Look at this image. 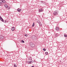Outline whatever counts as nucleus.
<instances>
[{
  "instance_id": "10",
  "label": "nucleus",
  "mask_w": 67,
  "mask_h": 67,
  "mask_svg": "<svg viewBox=\"0 0 67 67\" xmlns=\"http://www.w3.org/2000/svg\"><path fill=\"white\" fill-rule=\"evenodd\" d=\"M0 38L1 39H3V36H0Z\"/></svg>"
},
{
  "instance_id": "26",
  "label": "nucleus",
  "mask_w": 67,
  "mask_h": 67,
  "mask_svg": "<svg viewBox=\"0 0 67 67\" xmlns=\"http://www.w3.org/2000/svg\"><path fill=\"white\" fill-rule=\"evenodd\" d=\"M1 5V3H0V5Z\"/></svg>"
},
{
  "instance_id": "11",
  "label": "nucleus",
  "mask_w": 67,
  "mask_h": 67,
  "mask_svg": "<svg viewBox=\"0 0 67 67\" xmlns=\"http://www.w3.org/2000/svg\"><path fill=\"white\" fill-rule=\"evenodd\" d=\"M21 10V9H20V8H18L17 9V11L18 12H20Z\"/></svg>"
},
{
  "instance_id": "19",
  "label": "nucleus",
  "mask_w": 67,
  "mask_h": 67,
  "mask_svg": "<svg viewBox=\"0 0 67 67\" xmlns=\"http://www.w3.org/2000/svg\"><path fill=\"white\" fill-rule=\"evenodd\" d=\"M64 37H67V35H64Z\"/></svg>"
},
{
  "instance_id": "6",
  "label": "nucleus",
  "mask_w": 67,
  "mask_h": 67,
  "mask_svg": "<svg viewBox=\"0 0 67 67\" xmlns=\"http://www.w3.org/2000/svg\"><path fill=\"white\" fill-rule=\"evenodd\" d=\"M2 3H3V4H5L6 3V2L4 0H2Z\"/></svg>"
},
{
  "instance_id": "18",
  "label": "nucleus",
  "mask_w": 67,
  "mask_h": 67,
  "mask_svg": "<svg viewBox=\"0 0 67 67\" xmlns=\"http://www.w3.org/2000/svg\"><path fill=\"white\" fill-rule=\"evenodd\" d=\"M43 51H46V49L45 48H43Z\"/></svg>"
},
{
  "instance_id": "15",
  "label": "nucleus",
  "mask_w": 67,
  "mask_h": 67,
  "mask_svg": "<svg viewBox=\"0 0 67 67\" xmlns=\"http://www.w3.org/2000/svg\"><path fill=\"white\" fill-rule=\"evenodd\" d=\"M0 3H2V0H0Z\"/></svg>"
},
{
  "instance_id": "21",
  "label": "nucleus",
  "mask_w": 67,
  "mask_h": 67,
  "mask_svg": "<svg viewBox=\"0 0 67 67\" xmlns=\"http://www.w3.org/2000/svg\"><path fill=\"white\" fill-rule=\"evenodd\" d=\"M25 36L27 37V34H25Z\"/></svg>"
},
{
  "instance_id": "13",
  "label": "nucleus",
  "mask_w": 67,
  "mask_h": 67,
  "mask_svg": "<svg viewBox=\"0 0 67 67\" xmlns=\"http://www.w3.org/2000/svg\"><path fill=\"white\" fill-rule=\"evenodd\" d=\"M55 36H56V37H57V36H58V34H55Z\"/></svg>"
},
{
  "instance_id": "2",
  "label": "nucleus",
  "mask_w": 67,
  "mask_h": 67,
  "mask_svg": "<svg viewBox=\"0 0 67 67\" xmlns=\"http://www.w3.org/2000/svg\"><path fill=\"white\" fill-rule=\"evenodd\" d=\"M30 45H31L32 47H35V46L34 44H33V43L32 42H30Z\"/></svg>"
},
{
  "instance_id": "8",
  "label": "nucleus",
  "mask_w": 67,
  "mask_h": 67,
  "mask_svg": "<svg viewBox=\"0 0 67 67\" xmlns=\"http://www.w3.org/2000/svg\"><path fill=\"white\" fill-rule=\"evenodd\" d=\"M27 63H28V64H31L32 62L31 61H27Z\"/></svg>"
},
{
  "instance_id": "16",
  "label": "nucleus",
  "mask_w": 67,
  "mask_h": 67,
  "mask_svg": "<svg viewBox=\"0 0 67 67\" xmlns=\"http://www.w3.org/2000/svg\"><path fill=\"white\" fill-rule=\"evenodd\" d=\"M35 24H34V22L33 23V24H32V26H34L35 25Z\"/></svg>"
},
{
  "instance_id": "25",
  "label": "nucleus",
  "mask_w": 67,
  "mask_h": 67,
  "mask_svg": "<svg viewBox=\"0 0 67 67\" xmlns=\"http://www.w3.org/2000/svg\"><path fill=\"white\" fill-rule=\"evenodd\" d=\"M30 62H31V63H33V62H32V61H31Z\"/></svg>"
},
{
  "instance_id": "4",
  "label": "nucleus",
  "mask_w": 67,
  "mask_h": 67,
  "mask_svg": "<svg viewBox=\"0 0 67 67\" xmlns=\"http://www.w3.org/2000/svg\"><path fill=\"white\" fill-rule=\"evenodd\" d=\"M39 11L40 12H43V9H39Z\"/></svg>"
},
{
  "instance_id": "14",
  "label": "nucleus",
  "mask_w": 67,
  "mask_h": 67,
  "mask_svg": "<svg viewBox=\"0 0 67 67\" xmlns=\"http://www.w3.org/2000/svg\"><path fill=\"white\" fill-rule=\"evenodd\" d=\"M40 25V26H42V24L41 23V22H39V23H38Z\"/></svg>"
},
{
  "instance_id": "1",
  "label": "nucleus",
  "mask_w": 67,
  "mask_h": 67,
  "mask_svg": "<svg viewBox=\"0 0 67 67\" xmlns=\"http://www.w3.org/2000/svg\"><path fill=\"white\" fill-rule=\"evenodd\" d=\"M31 38H32L33 40H35V39L36 40V39H37V37H36V36H32L31 37Z\"/></svg>"
},
{
  "instance_id": "22",
  "label": "nucleus",
  "mask_w": 67,
  "mask_h": 67,
  "mask_svg": "<svg viewBox=\"0 0 67 67\" xmlns=\"http://www.w3.org/2000/svg\"><path fill=\"white\" fill-rule=\"evenodd\" d=\"M7 21H6V20H5V23H7Z\"/></svg>"
},
{
  "instance_id": "27",
  "label": "nucleus",
  "mask_w": 67,
  "mask_h": 67,
  "mask_svg": "<svg viewBox=\"0 0 67 67\" xmlns=\"http://www.w3.org/2000/svg\"><path fill=\"white\" fill-rule=\"evenodd\" d=\"M2 17L1 16H0V18H1Z\"/></svg>"
},
{
  "instance_id": "17",
  "label": "nucleus",
  "mask_w": 67,
  "mask_h": 67,
  "mask_svg": "<svg viewBox=\"0 0 67 67\" xmlns=\"http://www.w3.org/2000/svg\"><path fill=\"white\" fill-rule=\"evenodd\" d=\"M45 54H46V55H47V54H48V52H46Z\"/></svg>"
},
{
  "instance_id": "5",
  "label": "nucleus",
  "mask_w": 67,
  "mask_h": 67,
  "mask_svg": "<svg viewBox=\"0 0 67 67\" xmlns=\"http://www.w3.org/2000/svg\"><path fill=\"white\" fill-rule=\"evenodd\" d=\"M11 30L12 31H14L15 30V27H13L12 28Z\"/></svg>"
},
{
  "instance_id": "12",
  "label": "nucleus",
  "mask_w": 67,
  "mask_h": 67,
  "mask_svg": "<svg viewBox=\"0 0 67 67\" xmlns=\"http://www.w3.org/2000/svg\"><path fill=\"white\" fill-rule=\"evenodd\" d=\"M4 7H5V8H7V7H8V5L7 4H6L5 5H4Z\"/></svg>"
},
{
  "instance_id": "9",
  "label": "nucleus",
  "mask_w": 67,
  "mask_h": 67,
  "mask_svg": "<svg viewBox=\"0 0 67 67\" xmlns=\"http://www.w3.org/2000/svg\"><path fill=\"white\" fill-rule=\"evenodd\" d=\"M0 20H1V21H2L3 22H4V20H3V19H2V17H1L0 18Z\"/></svg>"
},
{
  "instance_id": "23",
  "label": "nucleus",
  "mask_w": 67,
  "mask_h": 67,
  "mask_svg": "<svg viewBox=\"0 0 67 67\" xmlns=\"http://www.w3.org/2000/svg\"><path fill=\"white\" fill-rule=\"evenodd\" d=\"M14 67H17V66L16 65H14Z\"/></svg>"
},
{
  "instance_id": "20",
  "label": "nucleus",
  "mask_w": 67,
  "mask_h": 67,
  "mask_svg": "<svg viewBox=\"0 0 67 67\" xmlns=\"http://www.w3.org/2000/svg\"><path fill=\"white\" fill-rule=\"evenodd\" d=\"M21 42L22 43H24V41L23 40L21 41Z\"/></svg>"
},
{
  "instance_id": "7",
  "label": "nucleus",
  "mask_w": 67,
  "mask_h": 67,
  "mask_svg": "<svg viewBox=\"0 0 67 67\" xmlns=\"http://www.w3.org/2000/svg\"><path fill=\"white\" fill-rule=\"evenodd\" d=\"M55 30L56 31H59V27H57L55 28Z\"/></svg>"
},
{
  "instance_id": "24",
  "label": "nucleus",
  "mask_w": 67,
  "mask_h": 67,
  "mask_svg": "<svg viewBox=\"0 0 67 67\" xmlns=\"http://www.w3.org/2000/svg\"><path fill=\"white\" fill-rule=\"evenodd\" d=\"M41 2H43V1H41Z\"/></svg>"
},
{
  "instance_id": "3",
  "label": "nucleus",
  "mask_w": 67,
  "mask_h": 67,
  "mask_svg": "<svg viewBox=\"0 0 67 67\" xmlns=\"http://www.w3.org/2000/svg\"><path fill=\"white\" fill-rule=\"evenodd\" d=\"M58 13V12H57L56 11H55L54 12V15H57Z\"/></svg>"
}]
</instances>
